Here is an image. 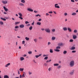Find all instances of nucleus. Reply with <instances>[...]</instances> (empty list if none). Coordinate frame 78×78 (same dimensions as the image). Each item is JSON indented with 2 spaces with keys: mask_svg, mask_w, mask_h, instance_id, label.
I'll use <instances>...</instances> for the list:
<instances>
[{
  "mask_svg": "<svg viewBox=\"0 0 78 78\" xmlns=\"http://www.w3.org/2000/svg\"><path fill=\"white\" fill-rule=\"evenodd\" d=\"M74 62L73 60L71 61L69 63V66L70 67H73V66H74Z\"/></svg>",
  "mask_w": 78,
  "mask_h": 78,
  "instance_id": "nucleus-1",
  "label": "nucleus"
},
{
  "mask_svg": "<svg viewBox=\"0 0 78 78\" xmlns=\"http://www.w3.org/2000/svg\"><path fill=\"white\" fill-rule=\"evenodd\" d=\"M61 49V47L60 46H57L55 49L54 50V51H57V52H59V51H60V50H59L58 49Z\"/></svg>",
  "mask_w": 78,
  "mask_h": 78,
  "instance_id": "nucleus-2",
  "label": "nucleus"
},
{
  "mask_svg": "<svg viewBox=\"0 0 78 78\" xmlns=\"http://www.w3.org/2000/svg\"><path fill=\"white\" fill-rule=\"evenodd\" d=\"M45 31L48 33H50V30L48 28L45 29Z\"/></svg>",
  "mask_w": 78,
  "mask_h": 78,
  "instance_id": "nucleus-3",
  "label": "nucleus"
},
{
  "mask_svg": "<svg viewBox=\"0 0 78 78\" xmlns=\"http://www.w3.org/2000/svg\"><path fill=\"white\" fill-rule=\"evenodd\" d=\"M2 3L3 4H7L8 3V1L6 0H3L2 1Z\"/></svg>",
  "mask_w": 78,
  "mask_h": 78,
  "instance_id": "nucleus-4",
  "label": "nucleus"
},
{
  "mask_svg": "<svg viewBox=\"0 0 78 78\" xmlns=\"http://www.w3.org/2000/svg\"><path fill=\"white\" fill-rule=\"evenodd\" d=\"M73 39H76L77 38V36L75 34L73 35Z\"/></svg>",
  "mask_w": 78,
  "mask_h": 78,
  "instance_id": "nucleus-5",
  "label": "nucleus"
},
{
  "mask_svg": "<svg viewBox=\"0 0 78 78\" xmlns=\"http://www.w3.org/2000/svg\"><path fill=\"white\" fill-rule=\"evenodd\" d=\"M58 5V4H56L55 5V8H60V7H59V5Z\"/></svg>",
  "mask_w": 78,
  "mask_h": 78,
  "instance_id": "nucleus-6",
  "label": "nucleus"
},
{
  "mask_svg": "<svg viewBox=\"0 0 78 78\" xmlns=\"http://www.w3.org/2000/svg\"><path fill=\"white\" fill-rule=\"evenodd\" d=\"M27 10L29 12H33V10L30 8H27Z\"/></svg>",
  "mask_w": 78,
  "mask_h": 78,
  "instance_id": "nucleus-7",
  "label": "nucleus"
},
{
  "mask_svg": "<svg viewBox=\"0 0 78 78\" xmlns=\"http://www.w3.org/2000/svg\"><path fill=\"white\" fill-rule=\"evenodd\" d=\"M73 73H74V70H72L69 73V74L70 75H73Z\"/></svg>",
  "mask_w": 78,
  "mask_h": 78,
  "instance_id": "nucleus-8",
  "label": "nucleus"
},
{
  "mask_svg": "<svg viewBox=\"0 0 78 78\" xmlns=\"http://www.w3.org/2000/svg\"><path fill=\"white\" fill-rule=\"evenodd\" d=\"M20 28H24L25 27V25H24L23 24H21L20 25Z\"/></svg>",
  "mask_w": 78,
  "mask_h": 78,
  "instance_id": "nucleus-9",
  "label": "nucleus"
},
{
  "mask_svg": "<svg viewBox=\"0 0 78 78\" xmlns=\"http://www.w3.org/2000/svg\"><path fill=\"white\" fill-rule=\"evenodd\" d=\"M75 49V47L74 46L72 47L70 49L71 50H74Z\"/></svg>",
  "mask_w": 78,
  "mask_h": 78,
  "instance_id": "nucleus-10",
  "label": "nucleus"
},
{
  "mask_svg": "<svg viewBox=\"0 0 78 78\" xmlns=\"http://www.w3.org/2000/svg\"><path fill=\"white\" fill-rule=\"evenodd\" d=\"M68 30L69 31V32H72V29L70 27H67Z\"/></svg>",
  "mask_w": 78,
  "mask_h": 78,
  "instance_id": "nucleus-11",
  "label": "nucleus"
},
{
  "mask_svg": "<svg viewBox=\"0 0 78 78\" xmlns=\"http://www.w3.org/2000/svg\"><path fill=\"white\" fill-rule=\"evenodd\" d=\"M3 8H4V10L5 11L7 12V11H8V9H7L6 8V7L4 6Z\"/></svg>",
  "mask_w": 78,
  "mask_h": 78,
  "instance_id": "nucleus-12",
  "label": "nucleus"
},
{
  "mask_svg": "<svg viewBox=\"0 0 78 78\" xmlns=\"http://www.w3.org/2000/svg\"><path fill=\"white\" fill-rule=\"evenodd\" d=\"M58 46H62L63 44L62 43H60L58 44Z\"/></svg>",
  "mask_w": 78,
  "mask_h": 78,
  "instance_id": "nucleus-13",
  "label": "nucleus"
},
{
  "mask_svg": "<svg viewBox=\"0 0 78 78\" xmlns=\"http://www.w3.org/2000/svg\"><path fill=\"white\" fill-rule=\"evenodd\" d=\"M63 30L64 31H67V28L66 27H64L63 28Z\"/></svg>",
  "mask_w": 78,
  "mask_h": 78,
  "instance_id": "nucleus-14",
  "label": "nucleus"
},
{
  "mask_svg": "<svg viewBox=\"0 0 78 78\" xmlns=\"http://www.w3.org/2000/svg\"><path fill=\"white\" fill-rule=\"evenodd\" d=\"M37 25L40 26L41 25V23L40 22H37Z\"/></svg>",
  "mask_w": 78,
  "mask_h": 78,
  "instance_id": "nucleus-15",
  "label": "nucleus"
},
{
  "mask_svg": "<svg viewBox=\"0 0 78 78\" xmlns=\"http://www.w3.org/2000/svg\"><path fill=\"white\" fill-rule=\"evenodd\" d=\"M42 55V54H40L39 55H35V57L36 58H39V56H41Z\"/></svg>",
  "mask_w": 78,
  "mask_h": 78,
  "instance_id": "nucleus-16",
  "label": "nucleus"
},
{
  "mask_svg": "<svg viewBox=\"0 0 78 78\" xmlns=\"http://www.w3.org/2000/svg\"><path fill=\"white\" fill-rule=\"evenodd\" d=\"M19 70L20 72H23L24 70V68H20Z\"/></svg>",
  "mask_w": 78,
  "mask_h": 78,
  "instance_id": "nucleus-17",
  "label": "nucleus"
},
{
  "mask_svg": "<svg viewBox=\"0 0 78 78\" xmlns=\"http://www.w3.org/2000/svg\"><path fill=\"white\" fill-rule=\"evenodd\" d=\"M55 39H56V37H52L51 40H52V41H55Z\"/></svg>",
  "mask_w": 78,
  "mask_h": 78,
  "instance_id": "nucleus-18",
  "label": "nucleus"
},
{
  "mask_svg": "<svg viewBox=\"0 0 78 78\" xmlns=\"http://www.w3.org/2000/svg\"><path fill=\"white\" fill-rule=\"evenodd\" d=\"M19 5H20V6H24V4H23L22 3H20L19 4Z\"/></svg>",
  "mask_w": 78,
  "mask_h": 78,
  "instance_id": "nucleus-19",
  "label": "nucleus"
},
{
  "mask_svg": "<svg viewBox=\"0 0 78 78\" xmlns=\"http://www.w3.org/2000/svg\"><path fill=\"white\" fill-rule=\"evenodd\" d=\"M10 64V63H8L7 64L5 65V67H8L9 66Z\"/></svg>",
  "mask_w": 78,
  "mask_h": 78,
  "instance_id": "nucleus-20",
  "label": "nucleus"
},
{
  "mask_svg": "<svg viewBox=\"0 0 78 78\" xmlns=\"http://www.w3.org/2000/svg\"><path fill=\"white\" fill-rule=\"evenodd\" d=\"M21 2L23 3H25V0H21Z\"/></svg>",
  "mask_w": 78,
  "mask_h": 78,
  "instance_id": "nucleus-21",
  "label": "nucleus"
},
{
  "mask_svg": "<svg viewBox=\"0 0 78 78\" xmlns=\"http://www.w3.org/2000/svg\"><path fill=\"white\" fill-rule=\"evenodd\" d=\"M25 39H26V41H29V40H30V38L27 37H25Z\"/></svg>",
  "mask_w": 78,
  "mask_h": 78,
  "instance_id": "nucleus-22",
  "label": "nucleus"
},
{
  "mask_svg": "<svg viewBox=\"0 0 78 78\" xmlns=\"http://www.w3.org/2000/svg\"><path fill=\"white\" fill-rule=\"evenodd\" d=\"M78 32V30H77L75 29L73 31V33H76Z\"/></svg>",
  "mask_w": 78,
  "mask_h": 78,
  "instance_id": "nucleus-23",
  "label": "nucleus"
},
{
  "mask_svg": "<svg viewBox=\"0 0 78 78\" xmlns=\"http://www.w3.org/2000/svg\"><path fill=\"white\" fill-rule=\"evenodd\" d=\"M34 41L36 43L37 42V38L34 39Z\"/></svg>",
  "mask_w": 78,
  "mask_h": 78,
  "instance_id": "nucleus-24",
  "label": "nucleus"
},
{
  "mask_svg": "<svg viewBox=\"0 0 78 78\" xmlns=\"http://www.w3.org/2000/svg\"><path fill=\"white\" fill-rule=\"evenodd\" d=\"M72 16H76V13L74 12L71 14Z\"/></svg>",
  "mask_w": 78,
  "mask_h": 78,
  "instance_id": "nucleus-25",
  "label": "nucleus"
},
{
  "mask_svg": "<svg viewBox=\"0 0 78 78\" xmlns=\"http://www.w3.org/2000/svg\"><path fill=\"white\" fill-rule=\"evenodd\" d=\"M1 19L4 21H6V20L5 18H3L2 17L1 18Z\"/></svg>",
  "mask_w": 78,
  "mask_h": 78,
  "instance_id": "nucleus-26",
  "label": "nucleus"
},
{
  "mask_svg": "<svg viewBox=\"0 0 78 78\" xmlns=\"http://www.w3.org/2000/svg\"><path fill=\"white\" fill-rule=\"evenodd\" d=\"M4 78H9V76L8 75H5L4 76Z\"/></svg>",
  "mask_w": 78,
  "mask_h": 78,
  "instance_id": "nucleus-27",
  "label": "nucleus"
},
{
  "mask_svg": "<svg viewBox=\"0 0 78 78\" xmlns=\"http://www.w3.org/2000/svg\"><path fill=\"white\" fill-rule=\"evenodd\" d=\"M54 66H59V64L58 63H55L54 64Z\"/></svg>",
  "mask_w": 78,
  "mask_h": 78,
  "instance_id": "nucleus-28",
  "label": "nucleus"
},
{
  "mask_svg": "<svg viewBox=\"0 0 78 78\" xmlns=\"http://www.w3.org/2000/svg\"><path fill=\"white\" fill-rule=\"evenodd\" d=\"M20 59L21 61H23V60H24L25 59V58H24L23 57H20Z\"/></svg>",
  "mask_w": 78,
  "mask_h": 78,
  "instance_id": "nucleus-29",
  "label": "nucleus"
},
{
  "mask_svg": "<svg viewBox=\"0 0 78 78\" xmlns=\"http://www.w3.org/2000/svg\"><path fill=\"white\" fill-rule=\"evenodd\" d=\"M18 14L19 15H20V16L19 17H22V13H18Z\"/></svg>",
  "mask_w": 78,
  "mask_h": 78,
  "instance_id": "nucleus-30",
  "label": "nucleus"
},
{
  "mask_svg": "<svg viewBox=\"0 0 78 78\" xmlns=\"http://www.w3.org/2000/svg\"><path fill=\"white\" fill-rule=\"evenodd\" d=\"M69 42H73V40L72 39H71L69 40Z\"/></svg>",
  "mask_w": 78,
  "mask_h": 78,
  "instance_id": "nucleus-31",
  "label": "nucleus"
},
{
  "mask_svg": "<svg viewBox=\"0 0 78 78\" xmlns=\"http://www.w3.org/2000/svg\"><path fill=\"white\" fill-rule=\"evenodd\" d=\"M38 16H39V17H41V16L39 14L35 15V17H38Z\"/></svg>",
  "mask_w": 78,
  "mask_h": 78,
  "instance_id": "nucleus-32",
  "label": "nucleus"
},
{
  "mask_svg": "<svg viewBox=\"0 0 78 78\" xmlns=\"http://www.w3.org/2000/svg\"><path fill=\"white\" fill-rule=\"evenodd\" d=\"M51 59L49 60V61L47 60L46 61V63H48V62H51Z\"/></svg>",
  "mask_w": 78,
  "mask_h": 78,
  "instance_id": "nucleus-33",
  "label": "nucleus"
},
{
  "mask_svg": "<svg viewBox=\"0 0 78 78\" xmlns=\"http://www.w3.org/2000/svg\"><path fill=\"white\" fill-rule=\"evenodd\" d=\"M0 24L2 25H3V23L2 21L0 22Z\"/></svg>",
  "mask_w": 78,
  "mask_h": 78,
  "instance_id": "nucleus-34",
  "label": "nucleus"
},
{
  "mask_svg": "<svg viewBox=\"0 0 78 78\" xmlns=\"http://www.w3.org/2000/svg\"><path fill=\"white\" fill-rule=\"evenodd\" d=\"M50 53H53V49H50Z\"/></svg>",
  "mask_w": 78,
  "mask_h": 78,
  "instance_id": "nucleus-35",
  "label": "nucleus"
},
{
  "mask_svg": "<svg viewBox=\"0 0 78 78\" xmlns=\"http://www.w3.org/2000/svg\"><path fill=\"white\" fill-rule=\"evenodd\" d=\"M28 54L29 55H31V54H32V51H30L28 52Z\"/></svg>",
  "mask_w": 78,
  "mask_h": 78,
  "instance_id": "nucleus-36",
  "label": "nucleus"
},
{
  "mask_svg": "<svg viewBox=\"0 0 78 78\" xmlns=\"http://www.w3.org/2000/svg\"><path fill=\"white\" fill-rule=\"evenodd\" d=\"M32 29H33V27L31 26L30 27H29V30H32Z\"/></svg>",
  "mask_w": 78,
  "mask_h": 78,
  "instance_id": "nucleus-37",
  "label": "nucleus"
},
{
  "mask_svg": "<svg viewBox=\"0 0 78 78\" xmlns=\"http://www.w3.org/2000/svg\"><path fill=\"white\" fill-rule=\"evenodd\" d=\"M66 53H67V51H63V54H66Z\"/></svg>",
  "mask_w": 78,
  "mask_h": 78,
  "instance_id": "nucleus-38",
  "label": "nucleus"
},
{
  "mask_svg": "<svg viewBox=\"0 0 78 78\" xmlns=\"http://www.w3.org/2000/svg\"><path fill=\"white\" fill-rule=\"evenodd\" d=\"M44 59H45L46 60H47V59H48V56H47V57H45L44 58Z\"/></svg>",
  "mask_w": 78,
  "mask_h": 78,
  "instance_id": "nucleus-39",
  "label": "nucleus"
},
{
  "mask_svg": "<svg viewBox=\"0 0 78 78\" xmlns=\"http://www.w3.org/2000/svg\"><path fill=\"white\" fill-rule=\"evenodd\" d=\"M19 26H15V28H16V29H17V28H19Z\"/></svg>",
  "mask_w": 78,
  "mask_h": 78,
  "instance_id": "nucleus-40",
  "label": "nucleus"
},
{
  "mask_svg": "<svg viewBox=\"0 0 78 78\" xmlns=\"http://www.w3.org/2000/svg\"><path fill=\"white\" fill-rule=\"evenodd\" d=\"M20 23V22H16L15 23V25H17V24H19Z\"/></svg>",
  "mask_w": 78,
  "mask_h": 78,
  "instance_id": "nucleus-41",
  "label": "nucleus"
},
{
  "mask_svg": "<svg viewBox=\"0 0 78 78\" xmlns=\"http://www.w3.org/2000/svg\"><path fill=\"white\" fill-rule=\"evenodd\" d=\"M25 74L23 73V75H22V78H23V77H25Z\"/></svg>",
  "mask_w": 78,
  "mask_h": 78,
  "instance_id": "nucleus-42",
  "label": "nucleus"
},
{
  "mask_svg": "<svg viewBox=\"0 0 78 78\" xmlns=\"http://www.w3.org/2000/svg\"><path fill=\"white\" fill-rule=\"evenodd\" d=\"M25 23L27 25V24H28V23H29V22L27 21H25Z\"/></svg>",
  "mask_w": 78,
  "mask_h": 78,
  "instance_id": "nucleus-43",
  "label": "nucleus"
},
{
  "mask_svg": "<svg viewBox=\"0 0 78 78\" xmlns=\"http://www.w3.org/2000/svg\"><path fill=\"white\" fill-rule=\"evenodd\" d=\"M44 66H48V65H47V64L46 63H44Z\"/></svg>",
  "mask_w": 78,
  "mask_h": 78,
  "instance_id": "nucleus-44",
  "label": "nucleus"
},
{
  "mask_svg": "<svg viewBox=\"0 0 78 78\" xmlns=\"http://www.w3.org/2000/svg\"><path fill=\"white\" fill-rule=\"evenodd\" d=\"M25 41H23L22 42V44H25Z\"/></svg>",
  "mask_w": 78,
  "mask_h": 78,
  "instance_id": "nucleus-45",
  "label": "nucleus"
},
{
  "mask_svg": "<svg viewBox=\"0 0 78 78\" xmlns=\"http://www.w3.org/2000/svg\"><path fill=\"white\" fill-rule=\"evenodd\" d=\"M52 32H55V29H52Z\"/></svg>",
  "mask_w": 78,
  "mask_h": 78,
  "instance_id": "nucleus-46",
  "label": "nucleus"
},
{
  "mask_svg": "<svg viewBox=\"0 0 78 78\" xmlns=\"http://www.w3.org/2000/svg\"><path fill=\"white\" fill-rule=\"evenodd\" d=\"M51 44V43L50 42H48V45H49Z\"/></svg>",
  "mask_w": 78,
  "mask_h": 78,
  "instance_id": "nucleus-47",
  "label": "nucleus"
},
{
  "mask_svg": "<svg viewBox=\"0 0 78 78\" xmlns=\"http://www.w3.org/2000/svg\"><path fill=\"white\" fill-rule=\"evenodd\" d=\"M22 16L19 17L20 19L21 20H23V18L22 17Z\"/></svg>",
  "mask_w": 78,
  "mask_h": 78,
  "instance_id": "nucleus-48",
  "label": "nucleus"
},
{
  "mask_svg": "<svg viewBox=\"0 0 78 78\" xmlns=\"http://www.w3.org/2000/svg\"><path fill=\"white\" fill-rule=\"evenodd\" d=\"M41 30H42V31H44L45 30L44 28H42L41 29Z\"/></svg>",
  "mask_w": 78,
  "mask_h": 78,
  "instance_id": "nucleus-49",
  "label": "nucleus"
},
{
  "mask_svg": "<svg viewBox=\"0 0 78 78\" xmlns=\"http://www.w3.org/2000/svg\"><path fill=\"white\" fill-rule=\"evenodd\" d=\"M72 53H76V51H72Z\"/></svg>",
  "mask_w": 78,
  "mask_h": 78,
  "instance_id": "nucleus-50",
  "label": "nucleus"
},
{
  "mask_svg": "<svg viewBox=\"0 0 78 78\" xmlns=\"http://www.w3.org/2000/svg\"><path fill=\"white\" fill-rule=\"evenodd\" d=\"M48 70L49 71H50L51 70V68H49Z\"/></svg>",
  "mask_w": 78,
  "mask_h": 78,
  "instance_id": "nucleus-51",
  "label": "nucleus"
},
{
  "mask_svg": "<svg viewBox=\"0 0 78 78\" xmlns=\"http://www.w3.org/2000/svg\"><path fill=\"white\" fill-rule=\"evenodd\" d=\"M71 2L74 3V2H75V1L74 0H71Z\"/></svg>",
  "mask_w": 78,
  "mask_h": 78,
  "instance_id": "nucleus-52",
  "label": "nucleus"
},
{
  "mask_svg": "<svg viewBox=\"0 0 78 78\" xmlns=\"http://www.w3.org/2000/svg\"><path fill=\"white\" fill-rule=\"evenodd\" d=\"M46 16H49V15L48 13H46Z\"/></svg>",
  "mask_w": 78,
  "mask_h": 78,
  "instance_id": "nucleus-53",
  "label": "nucleus"
},
{
  "mask_svg": "<svg viewBox=\"0 0 78 78\" xmlns=\"http://www.w3.org/2000/svg\"><path fill=\"white\" fill-rule=\"evenodd\" d=\"M64 15H65V16H67V13H64Z\"/></svg>",
  "mask_w": 78,
  "mask_h": 78,
  "instance_id": "nucleus-54",
  "label": "nucleus"
},
{
  "mask_svg": "<svg viewBox=\"0 0 78 78\" xmlns=\"http://www.w3.org/2000/svg\"><path fill=\"white\" fill-rule=\"evenodd\" d=\"M33 62H34V63H35L36 64V63H37L36 61H35V60H33Z\"/></svg>",
  "mask_w": 78,
  "mask_h": 78,
  "instance_id": "nucleus-55",
  "label": "nucleus"
},
{
  "mask_svg": "<svg viewBox=\"0 0 78 78\" xmlns=\"http://www.w3.org/2000/svg\"><path fill=\"white\" fill-rule=\"evenodd\" d=\"M42 21V19H40L38 20L39 22H41V21Z\"/></svg>",
  "mask_w": 78,
  "mask_h": 78,
  "instance_id": "nucleus-56",
  "label": "nucleus"
},
{
  "mask_svg": "<svg viewBox=\"0 0 78 78\" xmlns=\"http://www.w3.org/2000/svg\"><path fill=\"white\" fill-rule=\"evenodd\" d=\"M57 68H58V69H59V68H61V66H58V67H57Z\"/></svg>",
  "mask_w": 78,
  "mask_h": 78,
  "instance_id": "nucleus-57",
  "label": "nucleus"
},
{
  "mask_svg": "<svg viewBox=\"0 0 78 78\" xmlns=\"http://www.w3.org/2000/svg\"><path fill=\"white\" fill-rule=\"evenodd\" d=\"M48 55H43V57H45V56H47Z\"/></svg>",
  "mask_w": 78,
  "mask_h": 78,
  "instance_id": "nucleus-58",
  "label": "nucleus"
},
{
  "mask_svg": "<svg viewBox=\"0 0 78 78\" xmlns=\"http://www.w3.org/2000/svg\"><path fill=\"white\" fill-rule=\"evenodd\" d=\"M27 27H29V26H30V24H28L27 25H26Z\"/></svg>",
  "mask_w": 78,
  "mask_h": 78,
  "instance_id": "nucleus-59",
  "label": "nucleus"
},
{
  "mask_svg": "<svg viewBox=\"0 0 78 78\" xmlns=\"http://www.w3.org/2000/svg\"><path fill=\"white\" fill-rule=\"evenodd\" d=\"M34 21L32 23H31V25H34Z\"/></svg>",
  "mask_w": 78,
  "mask_h": 78,
  "instance_id": "nucleus-60",
  "label": "nucleus"
},
{
  "mask_svg": "<svg viewBox=\"0 0 78 78\" xmlns=\"http://www.w3.org/2000/svg\"><path fill=\"white\" fill-rule=\"evenodd\" d=\"M29 75H31V74H32V73L30 72H29Z\"/></svg>",
  "mask_w": 78,
  "mask_h": 78,
  "instance_id": "nucleus-61",
  "label": "nucleus"
},
{
  "mask_svg": "<svg viewBox=\"0 0 78 78\" xmlns=\"http://www.w3.org/2000/svg\"><path fill=\"white\" fill-rule=\"evenodd\" d=\"M48 13H50V14H52V13H53V12H52V11L49 12Z\"/></svg>",
  "mask_w": 78,
  "mask_h": 78,
  "instance_id": "nucleus-62",
  "label": "nucleus"
},
{
  "mask_svg": "<svg viewBox=\"0 0 78 78\" xmlns=\"http://www.w3.org/2000/svg\"><path fill=\"white\" fill-rule=\"evenodd\" d=\"M38 38L39 39H42V37H40Z\"/></svg>",
  "mask_w": 78,
  "mask_h": 78,
  "instance_id": "nucleus-63",
  "label": "nucleus"
},
{
  "mask_svg": "<svg viewBox=\"0 0 78 78\" xmlns=\"http://www.w3.org/2000/svg\"><path fill=\"white\" fill-rule=\"evenodd\" d=\"M53 12H54V14H57V13H56V12L53 11Z\"/></svg>",
  "mask_w": 78,
  "mask_h": 78,
  "instance_id": "nucleus-64",
  "label": "nucleus"
}]
</instances>
